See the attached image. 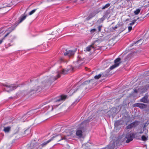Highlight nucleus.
Masks as SVG:
<instances>
[{
	"mask_svg": "<svg viewBox=\"0 0 149 149\" xmlns=\"http://www.w3.org/2000/svg\"><path fill=\"white\" fill-rule=\"evenodd\" d=\"M130 0H127L128 1H130Z\"/></svg>",
	"mask_w": 149,
	"mask_h": 149,
	"instance_id": "79ce46f5",
	"label": "nucleus"
},
{
	"mask_svg": "<svg viewBox=\"0 0 149 149\" xmlns=\"http://www.w3.org/2000/svg\"><path fill=\"white\" fill-rule=\"evenodd\" d=\"M100 43V40H96L94 42L91 44L93 47H94V48H93L94 50L96 49H99L100 48V47L99 45Z\"/></svg>",
	"mask_w": 149,
	"mask_h": 149,
	"instance_id": "1a4fd4ad",
	"label": "nucleus"
},
{
	"mask_svg": "<svg viewBox=\"0 0 149 149\" xmlns=\"http://www.w3.org/2000/svg\"><path fill=\"white\" fill-rule=\"evenodd\" d=\"M85 69L86 70H87V69H88L86 67Z\"/></svg>",
	"mask_w": 149,
	"mask_h": 149,
	"instance_id": "58836bf2",
	"label": "nucleus"
},
{
	"mask_svg": "<svg viewBox=\"0 0 149 149\" xmlns=\"http://www.w3.org/2000/svg\"><path fill=\"white\" fill-rule=\"evenodd\" d=\"M140 121L135 120L134 122L129 124L126 127V129H131L133 128H135L138 125L140 124Z\"/></svg>",
	"mask_w": 149,
	"mask_h": 149,
	"instance_id": "39448f33",
	"label": "nucleus"
},
{
	"mask_svg": "<svg viewBox=\"0 0 149 149\" xmlns=\"http://www.w3.org/2000/svg\"><path fill=\"white\" fill-rule=\"evenodd\" d=\"M93 79H91L89 81H85L81 85V86H86V88H90L92 86L93 84Z\"/></svg>",
	"mask_w": 149,
	"mask_h": 149,
	"instance_id": "0eeeda50",
	"label": "nucleus"
},
{
	"mask_svg": "<svg viewBox=\"0 0 149 149\" xmlns=\"http://www.w3.org/2000/svg\"><path fill=\"white\" fill-rule=\"evenodd\" d=\"M40 87H38V89H35L34 90H31V92H32V91H33V93H36L37 92L40 91V89L39 90V89H40Z\"/></svg>",
	"mask_w": 149,
	"mask_h": 149,
	"instance_id": "393cba45",
	"label": "nucleus"
},
{
	"mask_svg": "<svg viewBox=\"0 0 149 149\" xmlns=\"http://www.w3.org/2000/svg\"><path fill=\"white\" fill-rule=\"evenodd\" d=\"M102 76V74H99L98 75H96L94 77V78L95 79H99L101 76Z\"/></svg>",
	"mask_w": 149,
	"mask_h": 149,
	"instance_id": "cd10ccee",
	"label": "nucleus"
},
{
	"mask_svg": "<svg viewBox=\"0 0 149 149\" xmlns=\"http://www.w3.org/2000/svg\"><path fill=\"white\" fill-rule=\"evenodd\" d=\"M93 47L92 46V45H91L87 47L86 48V51L88 52H90L92 49L93 50V48H94V47Z\"/></svg>",
	"mask_w": 149,
	"mask_h": 149,
	"instance_id": "f3484780",
	"label": "nucleus"
},
{
	"mask_svg": "<svg viewBox=\"0 0 149 149\" xmlns=\"http://www.w3.org/2000/svg\"><path fill=\"white\" fill-rule=\"evenodd\" d=\"M148 95L146 94L140 100V102L144 103H148Z\"/></svg>",
	"mask_w": 149,
	"mask_h": 149,
	"instance_id": "ddd939ff",
	"label": "nucleus"
},
{
	"mask_svg": "<svg viewBox=\"0 0 149 149\" xmlns=\"http://www.w3.org/2000/svg\"><path fill=\"white\" fill-rule=\"evenodd\" d=\"M67 136H63L61 135H58L53 136L50 139L51 141L53 140H55L57 142H59L63 141V143H65L67 140Z\"/></svg>",
	"mask_w": 149,
	"mask_h": 149,
	"instance_id": "7ed1b4c3",
	"label": "nucleus"
},
{
	"mask_svg": "<svg viewBox=\"0 0 149 149\" xmlns=\"http://www.w3.org/2000/svg\"><path fill=\"white\" fill-rule=\"evenodd\" d=\"M53 110V107H52V110Z\"/></svg>",
	"mask_w": 149,
	"mask_h": 149,
	"instance_id": "a19ab883",
	"label": "nucleus"
},
{
	"mask_svg": "<svg viewBox=\"0 0 149 149\" xmlns=\"http://www.w3.org/2000/svg\"><path fill=\"white\" fill-rule=\"evenodd\" d=\"M3 86L9 88V90L8 91V92L13 91L19 86L18 85L15 84H12L9 85L3 84Z\"/></svg>",
	"mask_w": 149,
	"mask_h": 149,
	"instance_id": "6e6552de",
	"label": "nucleus"
},
{
	"mask_svg": "<svg viewBox=\"0 0 149 149\" xmlns=\"http://www.w3.org/2000/svg\"><path fill=\"white\" fill-rule=\"evenodd\" d=\"M96 30V29H93L91 30L90 31L91 32H95Z\"/></svg>",
	"mask_w": 149,
	"mask_h": 149,
	"instance_id": "c9c22d12",
	"label": "nucleus"
},
{
	"mask_svg": "<svg viewBox=\"0 0 149 149\" xmlns=\"http://www.w3.org/2000/svg\"><path fill=\"white\" fill-rule=\"evenodd\" d=\"M78 62H79V61L78 60Z\"/></svg>",
	"mask_w": 149,
	"mask_h": 149,
	"instance_id": "37998d69",
	"label": "nucleus"
},
{
	"mask_svg": "<svg viewBox=\"0 0 149 149\" xmlns=\"http://www.w3.org/2000/svg\"><path fill=\"white\" fill-rule=\"evenodd\" d=\"M105 19V18L103 17L99 19L98 21L100 20L101 22H102Z\"/></svg>",
	"mask_w": 149,
	"mask_h": 149,
	"instance_id": "2f4dec72",
	"label": "nucleus"
},
{
	"mask_svg": "<svg viewBox=\"0 0 149 149\" xmlns=\"http://www.w3.org/2000/svg\"><path fill=\"white\" fill-rule=\"evenodd\" d=\"M135 106L139 107L140 109H143L146 108L147 107L146 105L142 103H137L135 104Z\"/></svg>",
	"mask_w": 149,
	"mask_h": 149,
	"instance_id": "4468645a",
	"label": "nucleus"
},
{
	"mask_svg": "<svg viewBox=\"0 0 149 149\" xmlns=\"http://www.w3.org/2000/svg\"><path fill=\"white\" fill-rule=\"evenodd\" d=\"M65 52H64V55L68 56L69 57L73 56L75 52L73 50H68L65 49Z\"/></svg>",
	"mask_w": 149,
	"mask_h": 149,
	"instance_id": "9b49d317",
	"label": "nucleus"
},
{
	"mask_svg": "<svg viewBox=\"0 0 149 149\" xmlns=\"http://www.w3.org/2000/svg\"><path fill=\"white\" fill-rule=\"evenodd\" d=\"M143 132L142 131H140L139 132V133L140 134H141L143 133Z\"/></svg>",
	"mask_w": 149,
	"mask_h": 149,
	"instance_id": "4c0bfd02",
	"label": "nucleus"
},
{
	"mask_svg": "<svg viewBox=\"0 0 149 149\" xmlns=\"http://www.w3.org/2000/svg\"><path fill=\"white\" fill-rule=\"evenodd\" d=\"M51 141V140L50 139L47 141L43 142L40 145H39L38 143L36 142H31L30 144V146L28 148V149H38L39 147L40 146H41L40 149H41L42 148L45 147Z\"/></svg>",
	"mask_w": 149,
	"mask_h": 149,
	"instance_id": "f03ea898",
	"label": "nucleus"
},
{
	"mask_svg": "<svg viewBox=\"0 0 149 149\" xmlns=\"http://www.w3.org/2000/svg\"><path fill=\"white\" fill-rule=\"evenodd\" d=\"M60 62H63V59L62 58H60Z\"/></svg>",
	"mask_w": 149,
	"mask_h": 149,
	"instance_id": "e433bc0d",
	"label": "nucleus"
},
{
	"mask_svg": "<svg viewBox=\"0 0 149 149\" xmlns=\"http://www.w3.org/2000/svg\"><path fill=\"white\" fill-rule=\"evenodd\" d=\"M76 135L79 138H81L82 136V132L81 130H77L76 132Z\"/></svg>",
	"mask_w": 149,
	"mask_h": 149,
	"instance_id": "2eb2a0df",
	"label": "nucleus"
},
{
	"mask_svg": "<svg viewBox=\"0 0 149 149\" xmlns=\"http://www.w3.org/2000/svg\"><path fill=\"white\" fill-rule=\"evenodd\" d=\"M26 15H22L20 17L18 23L19 24L22 22L23 20H24L26 18Z\"/></svg>",
	"mask_w": 149,
	"mask_h": 149,
	"instance_id": "dca6fc26",
	"label": "nucleus"
},
{
	"mask_svg": "<svg viewBox=\"0 0 149 149\" xmlns=\"http://www.w3.org/2000/svg\"><path fill=\"white\" fill-rule=\"evenodd\" d=\"M128 31L130 32L132 29V26H129L128 27Z\"/></svg>",
	"mask_w": 149,
	"mask_h": 149,
	"instance_id": "72a5a7b5",
	"label": "nucleus"
},
{
	"mask_svg": "<svg viewBox=\"0 0 149 149\" xmlns=\"http://www.w3.org/2000/svg\"><path fill=\"white\" fill-rule=\"evenodd\" d=\"M34 110H31L28 111L26 113L28 115V116H30L33 115L34 113L35 112H34Z\"/></svg>",
	"mask_w": 149,
	"mask_h": 149,
	"instance_id": "6ab92c4d",
	"label": "nucleus"
},
{
	"mask_svg": "<svg viewBox=\"0 0 149 149\" xmlns=\"http://www.w3.org/2000/svg\"><path fill=\"white\" fill-rule=\"evenodd\" d=\"M10 128H11L10 127H5L3 131L5 132H9L10 130Z\"/></svg>",
	"mask_w": 149,
	"mask_h": 149,
	"instance_id": "aec40b11",
	"label": "nucleus"
},
{
	"mask_svg": "<svg viewBox=\"0 0 149 149\" xmlns=\"http://www.w3.org/2000/svg\"><path fill=\"white\" fill-rule=\"evenodd\" d=\"M141 41L142 40L141 39L137 41L136 42L134 43V44H136V45L137 44L139 43V45H141L142 43L141 42ZM133 44H134V43H133Z\"/></svg>",
	"mask_w": 149,
	"mask_h": 149,
	"instance_id": "b1692460",
	"label": "nucleus"
},
{
	"mask_svg": "<svg viewBox=\"0 0 149 149\" xmlns=\"http://www.w3.org/2000/svg\"><path fill=\"white\" fill-rule=\"evenodd\" d=\"M29 116H28L27 113L24 114L22 116V118L23 120H26L28 117Z\"/></svg>",
	"mask_w": 149,
	"mask_h": 149,
	"instance_id": "412c9836",
	"label": "nucleus"
},
{
	"mask_svg": "<svg viewBox=\"0 0 149 149\" xmlns=\"http://www.w3.org/2000/svg\"><path fill=\"white\" fill-rule=\"evenodd\" d=\"M148 136L146 137L145 135H143L141 136V139L144 141H146L148 139Z\"/></svg>",
	"mask_w": 149,
	"mask_h": 149,
	"instance_id": "5701e85b",
	"label": "nucleus"
},
{
	"mask_svg": "<svg viewBox=\"0 0 149 149\" xmlns=\"http://www.w3.org/2000/svg\"><path fill=\"white\" fill-rule=\"evenodd\" d=\"M93 15V12L92 13L90 14L89 15L88 17H89L90 18H93V17H92V16Z\"/></svg>",
	"mask_w": 149,
	"mask_h": 149,
	"instance_id": "473e14b6",
	"label": "nucleus"
},
{
	"mask_svg": "<svg viewBox=\"0 0 149 149\" xmlns=\"http://www.w3.org/2000/svg\"><path fill=\"white\" fill-rule=\"evenodd\" d=\"M59 144H60L61 145H62V143H59Z\"/></svg>",
	"mask_w": 149,
	"mask_h": 149,
	"instance_id": "ea45409f",
	"label": "nucleus"
},
{
	"mask_svg": "<svg viewBox=\"0 0 149 149\" xmlns=\"http://www.w3.org/2000/svg\"><path fill=\"white\" fill-rule=\"evenodd\" d=\"M110 6V4L109 3H108L106 4L102 8V9L104 10L105 8H107L109 7Z\"/></svg>",
	"mask_w": 149,
	"mask_h": 149,
	"instance_id": "bb28decb",
	"label": "nucleus"
},
{
	"mask_svg": "<svg viewBox=\"0 0 149 149\" xmlns=\"http://www.w3.org/2000/svg\"><path fill=\"white\" fill-rule=\"evenodd\" d=\"M140 9H137L134 12V13L135 15H137L140 13Z\"/></svg>",
	"mask_w": 149,
	"mask_h": 149,
	"instance_id": "a878e982",
	"label": "nucleus"
},
{
	"mask_svg": "<svg viewBox=\"0 0 149 149\" xmlns=\"http://www.w3.org/2000/svg\"><path fill=\"white\" fill-rule=\"evenodd\" d=\"M100 11V10H99L98 9H97L95 10L93 12V15L92 16V17H94L95 16L96 14L98 13Z\"/></svg>",
	"mask_w": 149,
	"mask_h": 149,
	"instance_id": "4be33fe9",
	"label": "nucleus"
},
{
	"mask_svg": "<svg viewBox=\"0 0 149 149\" xmlns=\"http://www.w3.org/2000/svg\"><path fill=\"white\" fill-rule=\"evenodd\" d=\"M36 10V9H34V10H32V11H30L29 13V15H31L33 14Z\"/></svg>",
	"mask_w": 149,
	"mask_h": 149,
	"instance_id": "c85d7f7f",
	"label": "nucleus"
},
{
	"mask_svg": "<svg viewBox=\"0 0 149 149\" xmlns=\"http://www.w3.org/2000/svg\"><path fill=\"white\" fill-rule=\"evenodd\" d=\"M102 77H105L109 75V72L107 70L102 74Z\"/></svg>",
	"mask_w": 149,
	"mask_h": 149,
	"instance_id": "a211bd4d",
	"label": "nucleus"
},
{
	"mask_svg": "<svg viewBox=\"0 0 149 149\" xmlns=\"http://www.w3.org/2000/svg\"><path fill=\"white\" fill-rule=\"evenodd\" d=\"M114 64L111 66L110 68L109 69L110 70H113L115 68L118 67L120 64L121 63V58H120L118 57L116 58L114 61Z\"/></svg>",
	"mask_w": 149,
	"mask_h": 149,
	"instance_id": "20e7f679",
	"label": "nucleus"
},
{
	"mask_svg": "<svg viewBox=\"0 0 149 149\" xmlns=\"http://www.w3.org/2000/svg\"><path fill=\"white\" fill-rule=\"evenodd\" d=\"M72 70L73 68L71 66H68L66 69H63L61 72H58L56 77H51L48 79L47 83H48L50 85L52 82H53L56 80L57 78L60 77V74H67L69 71Z\"/></svg>",
	"mask_w": 149,
	"mask_h": 149,
	"instance_id": "f257e3e1",
	"label": "nucleus"
},
{
	"mask_svg": "<svg viewBox=\"0 0 149 149\" xmlns=\"http://www.w3.org/2000/svg\"><path fill=\"white\" fill-rule=\"evenodd\" d=\"M136 21V20L133 21L130 24V25H134V24L135 22Z\"/></svg>",
	"mask_w": 149,
	"mask_h": 149,
	"instance_id": "f704fd0d",
	"label": "nucleus"
},
{
	"mask_svg": "<svg viewBox=\"0 0 149 149\" xmlns=\"http://www.w3.org/2000/svg\"><path fill=\"white\" fill-rule=\"evenodd\" d=\"M135 136V135L134 133H127L125 136V138L127 139L126 142L127 143L132 141L133 138H134Z\"/></svg>",
	"mask_w": 149,
	"mask_h": 149,
	"instance_id": "423d86ee",
	"label": "nucleus"
},
{
	"mask_svg": "<svg viewBox=\"0 0 149 149\" xmlns=\"http://www.w3.org/2000/svg\"><path fill=\"white\" fill-rule=\"evenodd\" d=\"M102 25H100L98 27V32H100L101 31V29L102 27Z\"/></svg>",
	"mask_w": 149,
	"mask_h": 149,
	"instance_id": "c756f323",
	"label": "nucleus"
},
{
	"mask_svg": "<svg viewBox=\"0 0 149 149\" xmlns=\"http://www.w3.org/2000/svg\"><path fill=\"white\" fill-rule=\"evenodd\" d=\"M14 29V28L13 27H11L9 28L8 29L7 31H8V32L4 36L3 38H2L0 40V44H1L2 42H3V40L5 39V38L10 33V32L12 31Z\"/></svg>",
	"mask_w": 149,
	"mask_h": 149,
	"instance_id": "9d476101",
	"label": "nucleus"
},
{
	"mask_svg": "<svg viewBox=\"0 0 149 149\" xmlns=\"http://www.w3.org/2000/svg\"><path fill=\"white\" fill-rule=\"evenodd\" d=\"M66 97L67 96L65 95H61L57 98L55 102H61L63 101L64 100L66 99Z\"/></svg>",
	"mask_w": 149,
	"mask_h": 149,
	"instance_id": "f8f14e48",
	"label": "nucleus"
},
{
	"mask_svg": "<svg viewBox=\"0 0 149 149\" xmlns=\"http://www.w3.org/2000/svg\"><path fill=\"white\" fill-rule=\"evenodd\" d=\"M139 88H138V89L137 90L135 88H134V92L135 93H137L138 92V90L139 91Z\"/></svg>",
	"mask_w": 149,
	"mask_h": 149,
	"instance_id": "7c9ffc66",
	"label": "nucleus"
}]
</instances>
